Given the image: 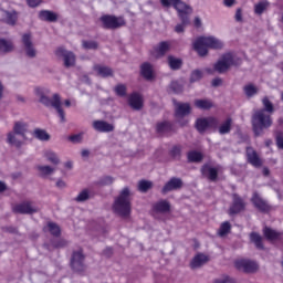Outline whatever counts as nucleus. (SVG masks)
<instances>
[{"mask_svg": "<svg viewBox=\"0 0 283 283\" xmlns=\"http://www.w3.org/2000/svg\"><path fill=\"white\" fill-rule=\"evenodd\" d=\"M70 266L74 273H85V253L83 250H74L71 255Z\"/></svg>", "mask_w": 283, "mask_h": 283, "instance_id": "nucleus-7", "label": "nucleus"}, {"mask_svg": "<svg viewBox=\"0 0 283 283\" xmlns=\"http://www.w3.org/2000/svg\"><path fill=\"white\" fill-rule=\"evenodd\" d=\"M235 269L241 271L242 273H247L249 275H253L260 271V264L258 261L251 259H240L234 263Z\"/></svg>", "mask_w": 283, "mask_h": 283, "instance_id": "nucleus-8", "label": "nucleus"}, {"mask_svg": "<svg viewBox=\"0 0 283 283\" xmlns=\"http://www.w3.org/2000/svg\"><path fill=\"white\" fill-rule=\"evenodd\" d=\"M153 185L154 184L151 181L140 180L138 182V191L142 193H147L148 189H151Z\"/></svg>", "mask_w": 283, "mask_h": 283, "instance_id": "nucleus-43", "label": "nucleus"}, {"mask_svg": "<svg viewBox=\"0 0 283 283\" xmlns=\"http://www.w3.org/2000/svg\"><path fill=\"white\" fill-rule=\"evenodd\" d=\"M114 92L116 96H119L120 98H125V96H127V86L125 84H117L114 87Z\"/></svg>", "mask_w": 283, "mask_h": 283, "instance_id": "nucleus-42", "label": "nucleus"}, {"mask_svg": "<svg viewBox=\"0 0 283 283\" xmlns=\"http://www.w3.org/2000/svg\"><path fill=\"white\" fill-rule=\"evenodd\" d=\"M8 189V186H6V182L0 181V193H3Z\"/></svg>", "mask_w": 283, "mask_h": 283, "instance_id": "nucleus-64", "label": "nucleus"}, {"mask_svg": "<svg viewBox=\"0 0 283 283\" xmlns=\"http://www.w3.org/2000/svg\"><path fill=\"white\" fill-rule=\"evenodd\" d=\"M94 72H96L97 76L102 78H108V76H114V70L112 67L101 64H95L93 66Z\"/></svg>", "mask_w": 283, "mask_h": 283, "instance_id": "nucleus-24", "label": "nucleus"}, {"mask_svg": "<svg viewBox=\"0 0 283 283\" xmlns=\"http://www.w3.org/2000/svg\"><path fill=\"white\" fill-rule=\"evenodd\" d=\"M39 20L46 21L48 23H56L59 21V14L50 10H42L39 12Z\"/></svg>", "mask_w": 283, "mask_h": 283, "instance_id": "nucleus-25", "label": "nucleus"}, {"mask_svg": "<svg viewBox=\"0 0 283 283\" xmlns=\"http://www.w3.org/2000/svg\"><path fill=\"white\" fill-rule=\"evenodd\" d=\"M262 105L264 107L262 108L264 109V114H266V112L268 114H273L275 112V107L273 106V103L271 102V99H269V96L263 97Z\"/></svg>", "mask_w": 283, "mask_h": 283, "instance_id": "nucleus-38", "label": "nucleus"}, {"mask_svg": "<svg viewBox=\"0 0 283 283\" xmlns=\"http://www.w3.org/2000/svg\"><path fill=\"white\" fill-rule=\"evenodd\" d=\"M4 21L8 25H14L17 23V13L6 12Z\"/></svg>", "mask_w": 283, "mask_h": 283, "instance_id": "nucleus-50", "label": "nucleus"}, {"mask_svg": "<svg viewBox=\"0 0 283 283\" xmlns=\"http://www.w3.org/2000/svg\"><path fill=\"white\" fill-rule=\"evenodd\" d=\"M35 94L39 96L42 105H45V107H54L60 116L61 123H65V111H63V107L61 106V95H59V93L53 94V97L50 98L45 96V91L43 88L36 87Z\"/></svg>", "mask_w": 283, "mask_h": 283, "instance_id": "nucleus-4", "label": "nucleus"}, {"mask_svg": "<svg viewBox=\"0 0 283 283\" xmlns=\"http://www.w3.org/2000/svg\"><path fill=\"white\" fill-rule=\"evenodd\" d=\"M195 107L198 109H211V107H213V102L209 99H196Z\"/></svg>", "mask_w": 283, "mask_h": 283, "instance_id": "nucleus-35", "label": "nucleus"}, {"mask_svg": "<svg viewBox=\"0 0 283 283\" xmlns=\"http://www.w3.org/2000/svg\"><path fill=\"white\" fill-rule=\"evenodd\" d=\"M274 138L277 149H283V130H276L274 133Z\"/></svg>", "mask_w": 283, "mask_h": 283, "instance_id": "nucleus-49", "label": "nucleus"}, {"mask_svg": "<svg viewBox=\"0 0 283 283\" xmlns=\"http://www.w3.org/2000/svg\"><path fill=\"white\" fill-rule=\"evenodd\" d=\"M202 25V21L200 20V18H195V28H200Z\"/></svg>", "mask_w": 283, "mask_h": 283, "instance_id": "nucleus-63", "label": "nucleus"}, {"mask_svg": "<svg viewBox=\"0 0 283 283\" xmlns=\"http://www.w3.org/2000/svg\"><path fill=\"white\" fill-rule=\"evenodd\" d=\"M38 171L40 172L42 178H45L46 176H51V174H54V168L50 166H38Z\"/></svg>", "mask_w": 283, "mask_h": 283, "instance_id": "nucleus-44", "label": "nucleus"}, {"mask_svg": "<svg viewBox=\"0 0 283 283\" xmlns=\"http://www.w3.org/2000/svg\"><path fill=\"white\" fill-rule=\"evenodd\" d=\"M251 202L261 213H269L271 211V206L258 192L252 195Z\"/></svg>", "mask_w": 283, "mask_h": 283, "instance_id": "nucleus-16", "label": "nucleus"}, {"mask_svg": "<svg viewBox=\"0 0 283 283\" xmlns=\"http://www.w3.org/2000/svg\"><path fill=\"white\" fill-rule=\"evenodd\" d=\"M224 44L214 36H200L193 42V50L199 56H207L210 50H222Z\"/></svg>", "mask_w": 283, "mask_h": 283, "instance_id": "nucleus-2", "label": "nucleus"}, {"mask_svg": "<svg viewBox=\"0 0 283 283\" xmlns=\"http://www.w3.org/2000/svg\"><path fill=\"white\" fill-rule=\"evenodd\" d=\"M155 54L157 59H161V56H165L169 50H171V43L168 41L160 42L157 46L154 48Z\"/></svg>", "mask_w": 283, "mask_h": 283, "instance_id": "nucleus-28", "label": "nucleus"}, {"mask_svg": "<svg viewBox=\"0 0 283 283\" xmlns=\"http://www.w3.org/2000/svg\"><path fill=\"white\" fill-rule=\"evenodd\" d=\"M84 50H98V42L96 41H83Z\"/></svg>", "mask_w": 283, "mask_h": 283, "instance_id": "nucleus-52", "label": "nucleus"}, {"mask_svg": "<svg viewBox=\"0 0 283 283\" xmlns=\"http://www.w3.org/2000/svg\"><path fill=\"white\" fill-rule=\"evenodd\" d=\"M202 78V71L200 70H195L190 74V83H196Z\"/></svg>", "mask_w": 283, "mask_h": 283, "instance_id": "nucleus-54", "label": "nucleus"}, {"mask_svg": "<svg viewBox=\"0 0 283 283\" xmlns=\"http://www.w3.org/2000/svg\"><path fill=\"white\" fill-rule=\"evenodd\" d=\"M231 125H233V119L228 117L220 126H219V134L224 136V134L231 133Z\"/></svg>", "mask_w": 283, "mask_h": 283, "instance_id": "nucleus-32", "label": "nucleus"}, {"mask_svg": "<svg viewBox=\"0 0 283 283\" xmlns=\"http://www.w3.org/2000/svg\"><path fill=\"white\" fill-rule=\"evenodd\" d=\"M170 90L175 93V94H181L184 87L180 83H178V81H172L170 83Z\"/></svg>", "mask_w": 283, "mask_h": 283, "instance_id": "nucleus-55", "label": "nucleus"}, {"mask_svg": "<svg viewBox=\"0 0 283 283\" xmlns=\"http://www.w3.org/2000/svg\"><path fill=\"white\" fill-rule=\"evenodd\" d=\"M222 85V78L216 77L212 80V87H220Z\"/></svg>", "mask_w": 283, "mask_h": 283, "instance_id": "nucleus-60", "label": "nucleus"}, {"mask_svg": "<svg viewBox=\"0 0 283 283\" xmlns=\"http://www.w3.org/2000/svg\"><path fill=\"white\" fill-rule=\"evenodd\" d=\"M249 238L250 242H252L256 249H264V238H262L259 232H251Z\"/></svg>", "mask_w": 283, "mask_h": 283, "instance_id": "nucleus-30", "label": "nucleus"}, {"mask_svg": "<svg viewBox=\"0 0 283 283\" xmlns=\"http://www.w3.org/2000/svg\"><path fill=\"white\" fill-rule=\"evenodd\" d=\"M153 211L156 213H169L171 211V203L165 199H161L153 205Z\"/></svg>", "mask_w": 283, "mask_h": 283, "instance_id": "nucleus-23", "label": "nucleus"}, {"mask_svg": "<svg viewBox=\"0 0 283 283\" xmlns=\"http://www.w3.org/2000/svg\"><path fill=\"white\" fill-rule=\"evenodd\" d=\"M247 209V202L244 199L240 197L238 193L232 195V203L228 210L229 216H238V213H242Z\"/></svg>", "mask_w": 283, "mask_h": 283, "instance_id": "nucleus-12", "label": "nucleus"}, {"mask_svg": "<svg viewBox=\"0 0 283 283\" xmlns=\"http://www.w3.org/2000/svg\"><path fill=\"white\" fill-rule=\"evenodd\" d=\"M191 114V105L189 103H177L175 109L176 118H185V116H189Z\"/></svg>", "mask_w": 283, "mask_h": 283, "instance_id": "nucleus-21", "label": "nucleus"}, {"mask_svg": "<svg viewBox=\"0 0 283 283\" xmlns=\"http://www.w3.org/2000/svg\"><path fill=\"white\" fill-rule=\"evenodd\" d=\"M113 184H114V179L112 178V176H105L98 181V185H102V186H107Z\"/></svg>", "mask_w": 283, "mask_h": 283, "instance_id": "nucleus-56", "label": "nucleus"}, {"mask_svg": "<svg viewBox=\"0 0 283 283\" xmlns=\"http://www.w3.org/2000/svg\"><path fill=\"white\" fill-rule=\"evenodd\" d=\"M213 283H238L235 279L229 276V275H223L219 279H214Z\"/></svg>", "mask_w": 283, "mask_h": 283, "instance_id": "nucleus-53", "label": "nucleus"}, {"mask_svg": "<svg viewBox=\"0 0 283 283\" xmlns=\"http://www.w3.org/2000/svg\"><path fill=\"white\" fill-rule=\"evenodd\" d=\"M247 158L248 163L252 165V167H262V159L260 158V155H258V151H255L253 148H247Z\"/></svg>", "mask_w": 283, "mask_h": 283, "instance_id": "nucleus-20", "label": "nucleus"}, {"mask_svg": "<svg viewBox=\"0 0 283 283\" xmlns=\"http://www.w3.org/2000/svg\"><path fill=\"white\" fill-rule=\"evenodd\" d=\"M243 92L248 98H251V96H255V94H258V87H255L253 84H248L243 87Z\"/></svg>", "mask_w": 283, "mask_h": 283, "instance_id": "nucleus-45", "label": "nucleus"}, {"mask_svg": "<svg viewBox=\"0 0 283 283\" xmlns=\"http://www.w3.org/2000/svg\"><path fill=\"white\" fill-rule=\"evenodd\" d=\"M140 75L146 81H154V66L149 62H145L140 65Z\"/></svg>", "mask_w": 283, "mask_h": 283, "instance_id": "nucleus-26", "label": "nucleus"}, {"mask_svg": "<svg viewBox=\"0 0 283 283\" xmlns=\"http://www.w3.org/2000/svg\"><path fill=\"white\" fill-rule=\"evenodd\" d=\"M234 19L238 21V23H242V9H237Z\"/></svg>", "mask_w": 283, "mask_h": 283, "instance_id": "nucleus-59", "label": "nucleus"}, {"mask_svg": "<svg viewBox=\"0 0 283 283\" xmlns=\"http://www.w3.org/2000/svg\"><path fill=\"white\" fill-rule=\"evenodd\" d=\"M69 140L71 143H81V140H83V135L82 134L71 135L69 136Z\"/></svg>", "mask_w": 283, "mask_h": 283, "instance_id": "nucleus-57", "label": "nucleus"}, {"mask_svg": "<svg viewBox=\"0 0 283 283\" xmlns=\"http://www.w3.org/2000/svg\"><path fill=\"white\" fill-rule=\"evenodd\" d=\"M200 171L201 176H203V178H208L211 182H216V180H218V168H213L209 164H205Z\"/></svg>", "mask_w": 283, "mask_h": 283, "instance_id": "nucleus-19", "label": "nucleus"}, {"mask_svg": "<svg viewBox=\"0 0 283 283\" xmlns=\"http://www.w3.org/2000/svg\"><path fill=\"white\" fill-rule=\"evenodd\" d=\"M46 229L54 238H59L61 235V227L54 222H48Z\"/></svg>", "mask_w": 283, "mask_h": 283, "instance_id": "nucleus-36", "label": "nucleus"}, {"mask_svg": "<svg viewBox=\"0 0 283 283\" xmlns=\"http://www.w3.org/2000/svg\"><path fill=\"white\" fill-rule=\"evenodd\" d=\"M76 202H85L86 200H90V190L84 189L82 190L78 196L75 198Z\"/></svg>", "mask_w": 283, "mask_h": 283, "instance_id": "nucleus-51", "label": "nucleus"}, {"mask_svg": "<svg viewBox=\"0 0 283 283\" xmlns=\"http://www.w3.org/2000/svg\"><path fill=\"white\" fill-rule=\"evenodd\" d=\"M93 129L99 132V134H109L111 132H114V124L97 119L93 122Z\"/></svg>", "mask_w": 283, "mask_h": 283, "instance_id": "nucleus-18", "label": "nucleus"}, {"mask_svg": "<svg viewBox=\"0 0 283 283\" xmlns=\"http://www.w3.org/2000/svg\"><path fill=\"white\" fill-rule=\"evenodd\" d=\"M263 238L274 244V242H282L283 240V232L272 229L269 226L263 227L262 229Z\"/></svg>", "mask_w": 283, "mask_h": 283, "instance_id": "nucleus-14", "label": "nucleus"}, {"mask_svg": "<svg viewBox=\"0 0 283 283\" xmlns=\"http://www.w3.org/2000/svg\"><path fill=\"white\" fill-rule=\"evenodd\" d=\"M168 64H169V67L172 70H180V67H182V60L176 59V57L169 55Z\"/></svg>", "mask_w": 283, "mask_h": 283, "instance_id": "nucleus-40", "label": "nucleus"}, {"mask_svg": "<svg viewBox=\"0 0 283 283\" xmlns=\"http://www.w3.org/2000/svg\"><path fill=\"white\" fill-rule=\"evenodd\" d=\"M55 55L63 59L64 67H74V65H76V55H74L72 51L65 50L63 46L55 50Z\"/></svg>", "mask_w": 283, "mask_h": 283, "instance_id": "nucleus-13", "label": "nucleus"}, {"mask_svg": "<svg viewBox=\"0 0 283 283\" xmlns=\"http://www.w3.org/2000/svg\"><path fill=\"white\" fill-rule=\"evenodd\" d=\"M128 105L136 111L143 109V97L138 93L130 94Z\"/></svg>", "mask_w": 283, "mask_h": 283, "instance_id": "nucleus-27", "label": "nucleus"}, {"mask_svg": "<svg viewBox=\"0 0 283 283\" xmlns=\"http://www.w3.org/2000/svg\"><path fill=\"white\" fill-rule=\"evenodd\" d=\"M33 136L34 138H38V140H50V134H48V132H45V129H41V128H35L33 132Z\"/></svg>", "mask_w": 283, "mask_h": 283, "instance_id": "nucleus-39", "label": "nucleus"}, {"mask_svg": "<svg viewBox=\"0 0 283 283\" xmlns=\"http://www.w3.org/2000/svg\"><path fill=\"white\" fill-rule=\"evenodd\" d=\"M22 43L27 50V56L34 59V56H36V51L32 46V35L30 33L22 35Z\"/></svg>", "mask_w": 283, "mask_h": 283, "instance_id": "nucleus-22", "label": "nucleus"}, {"mask_svg": "<svg viewBox=\"0 0 283 283\" xmlns=\"http://www.w3.org/2000/svg\"><path fill=\"white\" fill-rule=\"evenodd\" d=\"M219 123L216 117H201L196 120L195 127L199 134H205L207 129H217Z\"/></svg>", "mask_w": 283, "mask_h": 283, "instance_id": "nucleus-9", "label": "nucleus"}, {"mask_svg": "<svg viewBox=\"0 0 283 283\" xmlns=\"http://www.w3.org/2000/svg\"><path fill=\"white\" fill-rule=\"evenodd\" d=\"M104 30H118L127 24L124 17L104 14L99 18Z\"/></svg>", "mask_w": 283, "mask_h": 283, "instance_id": "nucleus-6", "label": "nucleus"}, {"mask_svg": "<svg viewBox=\"0 0 283 283\" xmlns=\"http://www.w3.org/2000/svg\"><path fill=\"white\" fill-rule=\"evenodd\" d=\"M273 125L271 115L264 113V109L256 111L252 116V129L254 136H260L263 129H269Z\"/></svg>", "mask_w": 283, "mask_h": 283, "instance_id": "nucleus-5", "label": "nucleus"}, {"mask_svg": "<svg viewBox=\"0 0 283 283\" xmlns=\"http://www.w3.org/2000/svg\"><path fill=\"white\" fill-rule=\"evenodd\" d=\"M156 132L157 134H171V132H176L174 129V124L171 122H159L156 125Z\"/></svg>", "mask_w": 283, "mask_h": 283, "instance_id": "nucleus-29", "label": "nucleus"}, {"mask_svg": "<svg viewBox=\"0 0 283 283\" xmlns=\"http://www.w3.org/2000/svg\"><path fill=\"white\" fill-rule=\"evenodd\" d=\"M211 259L205 253H197L190 261L189 266L192 271L197 269H202Z\"/></svg>", "mask_w": 283, "mask_h": 283, "instance_id": "nucleus-15", "label": "nucleus"}, {"mask_svg": "<svg viewBox=\"0 0 283 283\" xmlns=\"http://www.w3.org/2000/svg\"><path fill=\"white\" fill-rule=\"evenodd\" d=\"M113 211L120 218L132 214V200L129 199V188H124L113 203Z\"/></svg>", "mask_w": 283, "mask_h": 283, "instance_id": "nucleus-3", "label": "nucleus"}, {"mask_svg": "<svg viewBox=\"0 0 283 283\" xmlns=\"http://www.w3.org/2000/svg\"><path fill=\"white\" fill-rule=\"evenodd\" d=\"M13 132L19 136H22V138H25V133L28 132V124L22 122H15L13 126Z\"/></svg>", "mask_w": 283, "mask_h": 283, "instance_id": "nucleus-33", "label": "nucleus"}, {"mask_svg": "<svg viewBox=\"0 0 283 283\" xmlns=\"http://www.w3.org/2000/svg\"><path fill=\"white\" fill-rule=\"evenodd\" d=\"M44 156L46 160L51 163V165H59V163H61V159H59V155H56V153L52 150L46 151Z\"/></svg>", "mask_w": 283, "mask_h": 283, "instance_id": "nucleus-41", "label": "nucleus"}, {"mask_svg": "<svg viewBox=\"0 0 283 283\" xmlns=\"http://www.w3.org/2000/svg\"><path fill=\"white\" fill-rule=\"evenodd\" d=\"M182 179L172 177L165 184L161 189V193L165 196L166 193H169V191H178V189H182Z\"/></svg>", "mask_w": 283, "mask_h": 283, "instance_id": "nucleus-17", "label": "nucleus"}, {"mask_svg": "<svg viewBox=\"0 0 283 283\" xmlns=\"http://www.w3.org/2000/svg\"><path fill=\"white\" fill-rule=\"evenodd\" d=\"M223 3L226 8H231L235 3V0H223Z\"/></svg>", "mask_w": 283, "mask_h": 283, "instance_id": "nucleus-61", "label": "nucleus"}, {"mask_svg": "<svg viewBox=\"0 0 283 283\" xmlns=\"http://www.w3.org/2000/svg\"><path fill=\"white\" fill-rule=\"evenodd\" d=\"M160 3L164 8H171L172 6L181 21L175 27V32L177 34L185 32V28L191 23L189 15L193 12V9L182 0H160Z\"/></svg>", "mask_w": 283, "mask_h": 283, "instance_id": "nucleus-1", "label": "nucleus"}, {"mask_svg": "<svg viewBox=\"0 0 283 283\" xmlns=\"http://www.w3.org/2000/svg\"><path fill=\"white\" fill-rule=\"evenodd\" d=\"M231 65H235V60L233 59V54L226 53L221 56V59L214 64V70L219 74H224L231 67Z\"/></svg>", "mask_w": 283, "mask_h": 283, "instance_id": "nucleus-10", "label": "nucleus"}, {"mask_svg": "<svg viewBox=\"0 0 283 283\" xmlns=\"http://www.w3.org/2000/svg\"><path fill=\"white\" fill-rule=\"evenodd\" d=\"M56 187H59V189L65 188V181L59 179V180L56 181Z\"/></svg>", "mask_w": 283, "mask_h": 283, "instance_id": "nucleus-62", "label": "nucleus"}, {"mask_svg": "<svg viewBox=\"0 0 283 283\" xmlns=\"http://www.w3.org/2000/svg\"><path fill=\"white\" fill-rule=\"evenodd\" d=\"M229 233H231V222L224 221L220 224L217 235H219V238H227Z\"/></svg>", "mask_w": 283, "mask_h": 283, "instance_id": "nucleus-31", "label": "nucleus"}, {"mask_svg": "<svg viewBox=\"0 0 283 283\" xmlns=\"http://www.w3.org/2000/svg\"><path fill=\"white\" fill-rule=\"evenodd\" d=\"M171 158L174 159H180V156L182 155V146L180 145H175L170 151H169Z\"/></svg>", "mask_w": 283, "mask_h": 283, "instance_id": "nucleus-47", "label": "nucleus"}, {"mask_svg": "<svg viewBox=\"0 0 283 283\" xmlns=\"http://www.w3.org/2000/svg\"><path fill=\"white\" fill-rule=\"evenodd\" d=\"M188 163H202V153L198 150H191L187 154Z\"/></svg>", "mask_w": 283, "mask_h": 283, "instance_id": "nucleus-34", "label": "nucleus"}, {"mask_svg": "<svg viewBox=\"0 0 283 283\" xmlns=\"http://www.w3.org/2000/svg\"><path fill=\"white\" fill-rule=\"evenodd\" d=\"M269 8V2L261 1L254 6V12L255 14H264V10Z\"/></svg>", "mask_w": 283, "mask_h": 283, "instance_id": "nucleus-48", "label": "nucleus"}, {"mask_svg": "<svg viewBox=\"0 0 283 283\" xmlns=\"http://www.w3.org/2000/svg\"><path fill=\"white\" fill-rule=\"evenodd\" d=\"M41 1L43 0H27V3L30 8H36L38 6H41Z\"/></svg>", "mask_w": 283, "mask_h": 283, "instance_id": "nucleus-58", "label": "nucleus"}, {"mask_svg": "<svg viewBox=\"0 0 283 283\" xmlns=\"http://www.w3.org/2000/svg\"><path fill=\"white\" fill-rule=\"evenodd\" d=\"M7 143H9V145H14V147H17L18 149L21 147V145H23V142L17 140V137L14 136V133H9L8 134Z\"/></svg>", "mask_w": 283, "mask_h": 283, "instance_id": "nucleus-46", "label": "nucleus"}, {"mask_svg": "<svg viewBox=\"0 0 283 283\" xmlns=\"http://www.w3.org/2000/svg\"><path fill=\"white\" fill-rule=\"evenodd\" d=\"M13 213H20L21 216H32V213H39V208L32 206V201H23L12 207Z\"/></svg>", "mask_w": 283, "mask_h": 283, "instance_id": "nucleus-11", "label": "nucleus"}, {"mask_svg": "<svg viewBox=\"0 0 283 283\" xmlns=\"http://www.w3.org/2000/svg\"><path fill=\"white\" fill-rule=\"evenodd\" d=\"M12 42L8 40L0 39V54H6L8 52H12L13 50Z\"/></svg>", "mask_w": 283, "mask_h": 283, "instance_id": "nucleus-37", "label": "nucleus"}]
</instances>
